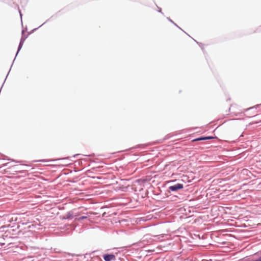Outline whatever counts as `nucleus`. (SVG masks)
I'll list each match as a JSON object with an SVG mask.
<instances>
[{
    "instance_id": "nucleus-6",
    "label": "nucleus",
    "mask_w": 261,
    "mask_h": 261,
    "mask_svg": "<svg viewBox=\"0 0 261 261\" xmlns=\"http://www.w3.org/2000/svg\"><path fill=\"white\" fill-rule=\"evenodd\" d=\"M257 122H258V121H255V122H252V123H257Z\"/></svg>"
},
{
    "instance_id": "nucleus-1",
    "label": "nucleus",
    "mask_w": 261,
    "mask_h": 261,
    "mask_svg": "<svg viewBox=\"0 0 261 261\" xmlns=\"http://www.w3.org/2000/svg\"><path fill=\"white\" fill-rule=\"evenodd\" d=\"M103 258L105 261H112L115 260L116 256L114 254H105L103 255Z\"/></svg>"
},
{
    "instance_id": "nucleus-3",
    "label": "nucleus",
    "mask_w": 261,
    "mask_h": 261,
    "mask_svg": "<svg viewBox=\"0 0 261 261\" xmlns=\"http://www.w3.org/2000/svg\"><path fill=\"white\" fill-rule=\"evenodd\" d=\"M71 218H73V213L72 212L68 213V214L66 215L65 218L69 219Z\"/></svg>"
},
{
    "instance_id": "nucleus-2",
    "label": "nucleus",
    "mask_w": 261,
    "mask_h": 261,
    "mask_svg": "<svg viewBox=\"0 0 261 261\" xmlns=\"http://www.w3.org/2000/svg\"><path fill=\"white\" fill-rule=\"evenodd\" d=\"M182 188H183V185L181 184H177L169 187V190L172 191H176Z\"/></svg>"
},
{
    "instance_id": "nucleus-7",
    "label": "nucleus",
    "mask_w": 261,
    "mask_h": 261,
    "mask_svg": "<svg viewBox=\"0 0 261 261\" xmlns=\"http://www.w3.org/2000/svg\"><path fill=\"white\" fill-rule=\"evenodd\" d=\"M259 121H261V119H260V120H259Z\"/></svg>"
},
{
    "instance_id": "nucleus-5",
    "label": "nucleus",
    "mask_w": 261,
    "mask_h": 261,
    "mask_svg": "<svg viewBox=\"0 0 261 261\" xmlns=\"http://www.w3.org/2000/svg\"><path fill=\"white\" fill-rule=\"evenodd\" d=\"M87 217H88L87 216H82V217H80L78 219V220H82L83 219L87 218Z\"/></svg>"
},
{
    "instance_id": "nucleus-4",
    "label": "nucleus",
    "mask_w": 261,
    "mask_h": 261,
    "mask_svg": "<svg viewBox=\"0 0 261 261\" xmlns=\"http://www.w3.org/2000/svg\"><path fill=\"white\" fill-rule=\"evenodd\" d=\"M211 137L199 138H198V139H196L194 140V141L203 140L209 139H211Z\"/></svg>"
}]
</instances>
